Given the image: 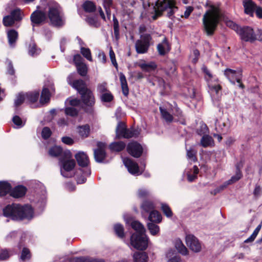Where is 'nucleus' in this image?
Instances as JSON below:
<instances>
[{
  "label": "nucleus",
  "mask_w": 262,
  "mask_h": 262,
  "mask_svg": "<svg viewBox=\"0 0 262 262\" xmlns=\"http://www.w3.org/2000/svg\"><path fill=\"white\" fill-rule=\"evenodd\" d=\"M125 147V144L122 141L115 142L110 144V149L115 151H120L122 150Z\"/></svg>",
  "instance_id": "f704fd0d"
},
{
  "label": "nucleus",
  "mask_w": 262,
  "mask_h": 262,
  "mask_svg": "<svg viewBox=\"0 0 262 262\" xmlns=\"http://www.w3.org/2000/svg\"><path fill=\"white\" fill-rule=\"evenodd\" d=\"M50 97V94L47 88H43L41 94L40 102L41 103H45L49 101Z\"/></svg>",
  "instance_id": "ea45409f"
},
{
  "label": "nucleus",
  "mask_w": 262,
  "mask_h": 262,
  "mask_svg": "<svg viewBox=\"0 0 262 262\" xmlns=\"http://www.w3.org/2000/svg\"><path fill=\"white\" fill-rule=\"evenodd\" d=\"M126 129L123 123L119 122L116 130V137L118 138L123 137Z\"/></svg>",
  "instance_id": "58836bf2"
},
{
  "label": "nucleus",
  "mask_w": 262,
  "mask_h": 262,
  "mask_svg": "<svg viewBox=\"0 0 262 262\" xmlns=\"http://www.w3.org/2000/svg\"><path fill=\"white\" fill-rule=\"evenodd\" d=\"M196 151L191 147L187 149V157L188 160L194 162L196 160Z\"/></svg>",
  "instance_id": "603ef678"
},
{
  "label": "nucleus",
  "mask_w": 262,
  "mask_h": 262,
  "mask_svg": "<svg viewBox=\"0 0 262 262\" xmlns=\"http://www.w3.org/2000/svg\"><path fill=\"white\" fill-rule=\"evenodd\" d=\"M71 262H103L102 259H99L90 256L75 257L71 259Z\"/></svg>",
  "instance_id": "4be33fe9"
},
{
  "label": "nucleus",
  "mask_w": 262,
  "mask_h": 262,
  "mask_svg": "<svg viewBox=\"0 0 262 262\" xmlns=\"http://www.w3.org/2000/svg\"><path fill=\"white\" fill-rule=\"evenodd\" d=\"M85 21L90 26L94 27H98L100 25V23L98 19V17H86Z\"/></svg>",
  "instance_id": "8fccbe9b"
},
{
  "label": "nucleus",
  "mask_w": 262,
  "mask_h": 262,
  "mask_svg": "<svg viewBox=\"0 0 262 262\" xmlns=\"http://www.w3.org/2000/svg\"><path fill=\"white\" fill-rule=\"evenodd\" d=\"M160 112L163 118L167 122H171L173 119L172 115L167 110L162 107H160Z\"/></svg>",
  "instance_id": "49530a36"
},
{
  "label": "nucleus",
  "mask_w": 262,
  "mask_h": 262,
  "mask_svg": "<svg viewBox=\"0 0 262 262\" xmlns=\"http://www.w3.org/2000/svg\"><path fill=\"white\" fill-rule=\"evenodd\" d=\"M74 78L73 74H70L67 78L68 83L71 85L74 89L77 90L78 93L84 98L83 96L84 93L86 92L89 89L86 88L85 83L82 80H76L72 81Z\"/></svg>",
  "instance_id": "1a4fd4ad"
},
{
  "label": "nucleus",
  "mask_w": 262,
  "mask_h": 262,
  "mask_svg": "<svg viewBox=\"0 0 262 262\" xmlns=\"http://www.w3.org/2000/svg\"><path fill=\"white\" fill-rule=\"evenodd\" d=\"M66 151H63L62 149L57 146H54L50 148L49 150V154L52 157H58L61 156V157H64V152Z\"/></svg>",
  "instance_id": "cd10ccee"
},
{
  "label": "nucleus",
  "mask_w": 262,
  "mask_h": 262,
  "mask_svg": "<svg viewBox=\"0 0 262 262\" xmlns=\"http://www.w3.org/2000/svg\"><path fill=\"white\" fill-rule=\"evenodd\" d=\"M26 192V188L23 186L15 187L11 192L10 195L13 198H18L24 196Z\"/></svg>",
  "instance_id": "393cba45"
},
{
  "label": "nucleus",
  "mask_w": 262,
  "mask_h": 262,
  "mask_svg": "<svg viewBox=\"0 0 262 262\" xmlns=\"http://www.w3.org/2000/svg\"><path fill=\"white\" fill-rule=\"evenodd\" d=\"M83 8L84 10L88 12H94L96 10V6L95 4L89 1H86L83 4Z\"/></svg>",
  "instance_id": "c03bdc74"
},
{
  "label": "nucleus",
  "mask_w": 262,
  "mask_h": 262,
  "mask_svg": "<svg viewBox=\"0 0 262 262\" xmlns=\"http://www.w3.org/2000/svg\"><path fill=\"white\" fill-rule=\"evenodd\" d=\"M128 152L135 158L141 156L143 152V148L141 145L136 142L129 143L127 146Z\"/></svg>",
  "instance_id": "ddd939ff"
},
{
  "label": "nucleus",
  "mask_w": 262,
  "mask_h": 262,
  "mask_svg": "<svg viewBox=\"0 0 262 262\" xmlns=\"http://www.w3.org/2000/svg\"><path fill=\"white\" fill-rule=\"evenodd\" d=\"M185 242L187 246L194 252H200L202 250V244L199 239L192 234L186 236Z\"/></svg>",
  "instance_id": "9d476101"
},
{
  "label": "nucleus",
  "mask_w": 262,
  "mask_h": 262,
  "mask_svg": "<svg viewBox=\"0 0 262 262\" xmlns=\"http://www.w3.org/2000/svg\"><path fill=\"white\" fill-rule=\"evenodd\" d=\"M243 167V163H240L236 165V172L235 176H233L231 178L225 183V184L220 186V189L223 190L226 186L231 184L238 180H239L242 177V173L240 169Z\"/></svg>",
  "instance_id": "dca6fc26"
},
{
  "label": "nucleus",
  "mask_w": 262,
  "mask_h": 262,
  "mask_svg": "<svg viewBox=\"0 0 262 262\" xmlns=\"http://www.w3.org/2000/svg\"><path fill=\"white\" fill-rule=\"evenodd\" d=\"M90 127L88 125L79 126L78 132L79 135L82 137H86L89 135Z\"/></svg>",
  "instance_id": "de8ad7c7"
},
{
  "label": "nucleus",
  "mask_w": 262,
  "mask_h": 262,
  "mask_svg": "<svg viewBox=\"0 0 262 262\" xmlns=\"http://www.w3.org/2000/svg\"><path fill=\"white\" fill-rule=\"evenodd\" d=\"M245 12L247 15H252L256 5L252 0H243Z\"/></svg>",
  "instance_id": "aec40b11"
},
{
  "label": "nucleus",
  "mask_w": 262,
  "mask_h": 262,
  "mask_svg": "<svg viewBox=\"0 0 262 262\" xmlns=\"http://www.w3.org/2000/svg\"><path fill=\"white\" fill-rule=\"evenodd\" d=\"M31 20L33 27L49 21L48 17H31Z\"/></svg>",
  "instance_id": "37998d69"
},
{
  "label": "nucleus",
  "mask_w": 262,
  "mask_h": 262,
  "mask_svg": "<svg viewBox=\"0 0 262 262\" xmlns=\"http://www.w3.org/2000/svg\"><path fill=\"white\" fill-rule=\"evenodd\" d=\"M62 14L61 8L55 3H51L49 5L48 16H60Z\"/></svg>",
  "instance_id": "6ab92c4d"
},
{
  "label": "nucleus",
  "mask_w": 262,
  "mask_h": 262,
  "mask_svg": "<svg viewBox=\"0 0 262 262\" xmlns=\"http://www.w3.org/2000/svg\"><path fill=\"white\" fill-rule=\"evenodd\" d=\"M26 99V94H19L15 100L14 104L15 106L17 107L21 104Z\"/></svg>",
  "instance_id": "338daca9"
},
{
  "label": "nucleus",
  "mask_w": 262,
  "mask_h": 262,
  "mask_svg": "<svg viewBox=\"0 0 262 262\" xmlns=\"http://www.w3.org/2000/svg\"><path fill=\"white\" fill-rule=\"evenodd\" d=\"M199 169L196 166H194L192 169L185 171L187 177V180L189 182L194 181L198 178Z\"/></svg>",
  "instance_id": "412c9836"
},
{
  "label": "nucleus",
  "mask_w": 262,
  "mask_h": 262,
  "mask_svg": "<svg viewBox=\"0 0 262 262\" xmlns=\"http://www.w3.org/2000/svg\"><path fill=\"white\" fill-rule=\"evenodd\" d=\"M219 17H203V21L204 29L207 35H212L214 32L217 24L219 23Z\"/></svg>",
  "instance_id": "9b49d317"
},
{
  "label": "nucleus",
  "mask_w": 262,
  "mask_h": 262,
  "mask_svg": "<svg viewBox=\"0 0 262 262\" xmlns=\"http://www.w3.org/2000/svg\"><path fill=\"white\" fill-rule=\"evenodd\" d=\"M48 20L51 25L56 27L62 26L65 22L62 17H48Z\"/></svg>",
  "instance_id": "7c9ffc66"
},
{
  "label": "nucleus",
  "mask_w": 262,
  "mask_h": 262,
  "mask_svg": "<svg viewBox=\"0 0 262 262\" xmlns=\"http://www.w3.org/2000/svg\"><path fill=\"white\" fill-rule=\"evenodd\" d=\"M142 207L146 212H149L155 208L153 203L149 201L144 202L142 205Z\"/></svg>",
  "instance_id": "052dcab7"
},
{
  "label": "nucleus",
  "mask_w": 262,
  "mask_h": 262,
  "mask_svg": "<svg viewBox=\"0 0 262 262\" xmlns=\"http://www.w3.org/2000/svg\"><path fill=\"white\" fill-rule=\"evenodd\" d=\"M7 35L10 45L13 46L18 37L17 32L14 30H11L8 32Z\"/></svg>",
  "instance_id": "72a5a7b5"
},
{
  "label": "nucleus",
  "mask_w": 262,
  "mask_h": 262,
  "mask_svg": "<svg viewBox=\"0 0 262 262\" xmlns=\"http://www.w3.org/2000/svg\"><path fill=\"white\" fill-rule=\"evenodd\" d=\"M148 238L146 234L134 233L130 237V244L135 248L143 250L148 247Z\"/></svg>",
  "instance_id": "39448f33"
},
{
  "label": "nucleus",
  "mask_w": 262,
  "mask_h": 262,
  "mask_svg": "<svg viewBox=\"0 0 262 262\" xmlns=\"http://www.w3.org/2000/svg\"><path fill=\"white\" fill-rule=\"evenodd\" d=\"M114 35L116 39L119 38V22L116 17H113Z\"/></svg>",
  "instance_id": "bf43d9fd"
},
{
  "label": "nucleus",
  "mask_w": 262,
  "mask_h": 262,
  "mask_svg": "<svg viewBox=\"0 0 262 262\" xmlns=\"http://www.w3.org/2000/svg\"><path fill=\"white\" fill-rule=\"evenodd\" d=\"M157 50L159 54L162 56L165 55L170 51V46L166 37L163 39L162 42L158 45Z\"/></svg>",
  "instance_id": "f3484780"
},
{
  "label": "nucleus",
  "mask_w": 262,
  "mask_h": 262,
  "mask_svg": "<svg viewBox=\"0 0 262 262\" xmlns=\"http://www.w3.org/2000/svg\"><path fill=\"white\" fill-rule=\"evenodd\" d=\"M206 11L203 16H222V14L217 6L208 3Z\"/></svg>",
  "instance_id": "2eb2a0df"
},
{
  "label": "nucleus",
  "mask_w": 262,
  "mask_h": 262,
  "mask_svg": "<svg viewBox=\"0 0 262 262\" xmlns=\"http://www.w3.org/2000/svg\"><path fill=\"white\" fill-rule=\"evenodd\" d=\"M102 1L103 7L105 10L106 15L107 16H110L111 15V13L110 8L112 5L113 0H102Z\"/></svg>",
  "instance_id": "4d7b16f0"
},
{
  "label": "nucleus",
  "mask_w": 262,
  "mask_h": 262,
  "mask_svg": "<svg viewBox=\"0 0 262 262\" xmlns=\"http://www.w3.org/2000/svg\"><path fill=\"white\" fill-rule=\"evenodd\" d=\"M5 216L13 220H30L33 217V210L30 205L21 206L17 204L9 205L3 209Z\"/></svg>",
  "instance_id": "f257e3e1"
},
{
  "label": "nucleus",
  "mask_w": 262,
  "mask_h": 262,
  "mask_svg": "<svg viewBox=\"0 0 262 262\" xmlns=\"http://www.w3.org/2000/svg\"><path fill=\"white\" fill-rule=\"evenodd\" d=\"M174 246L176 249L178 250L179 253L183 255H187L188 254V250L187 248L184 246L182 241L177 238L176 239L174 242Z\"/></svg>",
  "instance_id": "5701e85b"
},
{
  "label": "nucleus",
  "mask_w": 262,
  "mask_h": 262,
  "mask_svg": "<svg viewBox=\"0 0 262 262\" xmlns=\"http://www.w3.org/2000/svg\"><path fill=\"white\" fill-rule=\"evenodd\" d=\"M224 74L229 81L234 84L235 81L238 83V86L242 89L244 88V85L241 83L242 72L240 70L235 71L230 69H227L224 71Z\"/></svg>",
  "instance_id": "6e6552de"
},
{
  "label": "nucleus",
  "mask_w": 262,
  "mask_h": 262,
  "mask_svg": "<svg viewBox=\"0 0 262 262\" xmlns=\"http://www.w3.org/2000/svg\"><path fill=\"white\" fill-rule=\"evenodd\" d=\"M78 73L82 76H85L87 73V67L84 63L76 66Z\"/></svg>",
  "instance_id": "e2e57ef3"
},
{
  "label": "nucleus",
  "mask_w": 262,
  "mask_h": 262,
  "mask_svg": "<svg viewBox=\"0 0 262 262\" xmlns=\"http://www.w3.org/2000/svg\"><path fill=\"white\" fill-rule=\"evenodd\" d=\"M161 210L167 217H170L172 216V212L167 204L161 203Z\"/></svg>",
  "instance_id": "09e8293b"
},
{
  "label": "nucleus",
  "mask_w": 262,
  "mask_h": 262,
  "mask_svg": "<svg viewBox=\"0 0 262 262\" xmlns=\"http://www.w3.org/2000/svg\"><path fill=\"white\" fill-rule=\"evenodd\" d=\"M83 96H84V98H83L81 96V98L83 102L88 105H92L95 103L94 97L92 94V92L88 90L86 92L84 93Z\"/></svg>",
  "instance_id": "a878e982"
},
{
  "label": "nucleus",
  "mask_w": 262,
  "mask_h": 262,
  "mask_svg": "<svg viewBox=\"0 0 262 262\" xmlns=\"http://www.w3.org/2000/svg\"><path fill=\"white\" fill-rule=\"evenodd\" d=\"M151 40L150 35L144 34L141 35L140 39L138 40L135 45L136 51L139 54H144L147 52Z\"/></svg>",
  "instance_id": "423d86ee"
},
{
  "label": "nucleus",
  "mask_w": 262,
  "mask_h": 262,
  "mask_svg": "<svg viewBox=\"0 0 262 262\" xmlns=\"http://www.w3.org/2000/svg\"><path fill=\"white\" fill-rule=\"evenodd\" d=\"M119 78L123 94L125 96H127L128 94V88L125 76L122 73H120Z\"/></svg>",
  "instance_id": "473e14b6"
},
{
  "label": "nucleus",
  "mask_w": 262,
  "mask_h": 262,
  "mask_svg": "<svg viewBox=\"0 0 262 262\" xmlns=\"http://www.w3.org/2000/svg\"><path fill=\"white\" fill-rule=\"evenodd\" d=\"M98 149L94 150V157L96 161L101 162L105 157V148L106 145L102 142L97 143Z\"/></svg>",
  "instance_id": "4468645a"
},
{
  "label": "nucleus",
  "mask_w": 262,
  "mask_h": 262,
  "mask_svg": "<svg viewBox=\"0 0 262 262\" xmlns=\"http://www.w3.org/2000/svg\"><path fill=\"white\" fill-rule=\"evenodd\" d=\"M30 257L31 254L29 250L26 248H23L20 256V259L23 261H25L29 259Z\"/></svg>",
  "instance_id": "0e129e2a"
},
{
  "label": "nucleus",
  "mask_w": 262,
  "mask_h": 262,
  "mask_svg": "<svg viewBox=\"0 0 262 262\" xmlns=\"http://www.w3.org/2000/svg\"><path fill=\"white\" fill-rule=\"evenodd\" d=\"M135 262H147L148 256L145 252H137L134 254Z\"/></svg>",
  "instance_id": "c756f323"
},
{
  "label": "nucleus",
  "mask_w": 262,
  "mask_h": 262,
  "mask_svg": "<svg viewBox=\"0 0 262 262\" xmlns=\"http://www.w3.org/2000/svg\"><path fill=\"white\" fill-rule=\"evenodd\" d=\"M148 219L151 222L150 223H159L161 222L162 217L158 211L152 210L149 214Z\"/></svg>",
  "instance_id": "c85d7f7f"
},
{
  "label": "nucleus",
  "mask_w": 262,
  "mask_h": 262,
  "mask_svg": "<svg viewBox=\"0 0 262 262\" xmlns=\"http://www.w3.org/2000/svg\"><path fill=\"white\" fill-rule=\"evenodd\" d=\"M123 162L129 173L134 175L141 174L138 165L135 161L127 158L122 159Z\"/></svg>",
  "instance_id": "f8f14e48"
},
{
  "label": "nucleus",
  "mask_w": 262,
  "mask_h": 262,
  "mask_svg": "<svg viewBox=\"0 0 262 262\" xmlns=\"http://www.w3.org/2000/svg\"><path fill=\"white\" fill-rule=\"evenodd\" d=\"M71 152L69 150H66L64 152V157H61L59 159L60 172L65 178H71L74 174L72 171L76 163L74 160L71 159Z\"/></svg>",
  "instance_id": "7ed1b4c3"
},
{
  "label": "nucleus",
  "mask_w": 262,
  "mask_h": 262,
  "mask_svg": "<svg viewBox=\"0 0 262 262\" xmlns=\"http://www.w3.org/2000/svg\"><path fill=\"white\" fill-rule=\"evenodd\" d=\"M51 135V131L49 127H45L42 129L41 132V136L43 139H48L50 137Z\"/></svg>",
  "instance_id": "774afa93"
},
{
  "label": "nucleus",
  "mask_w": 262,
  "mask_h": 262,
  "mask_svg": "<svg viewBox=\"0 0 262 262\" xmlns=\"http://www.w3.org/2000/svg\"><path fill=\"white\" fill-rule=\"evenodd\" d=\"M101 99L102 101L110 102L113 100V96L111 93L108 91L101 95Z\"/></svg>",
  "instance_id": "680f3d73"
},
{
  "label": "nucleus",
  "mask_w": 262,
  "mask_h": 262,
  "mask_svg": "<svg viewBox=\"0 0 262 262\" xmlns=\"http://www.w3.org/2000/svg\"><path fill=\"white\" fill-rule=\"evenodd\" d=\"M21 17H3V23L5 26H12L15 21H19Z\"/></svg>",
  "instance_id": "a18cd8bd"
},
{
  "label": "nucleus",
  "mask_w": 262,
  "mask_h": 262,
  "mask_svg": "<svg viewBox=\"0 0 262 262\" xmlns=\"http://www.w3.org/2000/svg\"><path fill=\"white\" fill-rule=\"evenodd\" d=\"M39 92L37 91L28 92L26 94V99L31 102H36L39 97Z\"/></svg>",
  "instance_id": "79ce46f5"
},
{
  "label": "nucleus",
  "mask_w": 262,
  "mask_h": 262,
  "mask_svg": "<svg viewBox=\"0 0 262 262\" xmlns=\"http://www.w3.org/2000/svg\"><path fill=\"white\" fill-rule=\"evenodd\" d=\"M65 113L67 115L74 117L77 115L78 110L72 106L67 107L65 108Z\"/></svg>",
  "instance_id": "6e6d98bb"
},
{
  "label": "nucleus",
  "mask_w": 262,
  "mask_h": 262,
  "mask_svg": "<svg viewBox=\"0 0 262 262\" xmlns=\"http://www.w3.org/2000/svg\"><path fill=\"white\" fill-rule=\"evenodd\" d=\"M202 70L205 74V78L207 81L209 92L212 96L218 95L221 90V86L218 83V80L214 77L205 66H203Z\"/></svg>",
  "instance_id": "20e7f679"
},
{
  "label": "nucleus",
  "mask_w": 262,
  "mask_h": 262,
  "mask_svg": "<svg viewBox=\"0 0 262 262\" xmlns=\"http://www.w3.org/2000/svg\"><path fill=\"white\" fill-rule=\"evenodd\" d=\"M140 68L144 72H151L156 70L157 67L156 63L154 62H143L139 64Z\"/></svg>",
  "instance_id": "b1692460"
},
{
  "label": "nucleus",
  "mask_w": 262,
  "mask_h": 262,
  "mask_svg": "<svg viewBox=\"0 0 262 262\" xmlns=\"http://www.w3.org/2000/svg\"><path fill=\"white\" fill-rule=\"evenodd\" d=\"M237 33L242 40L245 41L253 42L257 39V35L253 29L250 27H240Z\"/></svg>",
  "instance_id": "0eeeda50"
},
{
  "label": "nucleus",
  "mask_w": 262,
  "mask_h": 262,
  "mask_svg": "<svg viewBox=\"0 0 262 262\" xmlns=\"http://www.w3.org/2000/svg\"><path fill=\"white\" fill-rule=\"evenodd\" d=\"M197 133L201 135H207L206 134L208 132V129L207 125L203 123H200L199 127L197 128Z\"/></svg>",
  "instance_id": "3c124183"
},
{
  "label": "nucleus",
  "mask_w": 262,
  "mask_h": 262,
  "mask_svg": "<svg viewBox=\"0 0 262 262\" xmlns=\"http://www.w3.org/2000/svg\"><path fill=\"white\" fill-rule=\"evenodd\" d=\"M78 165L81 167H86L89 163L87 155L83 152L80 151L75 155V156Z\"/></svg>",
  "instance_id": "a211bd4d"
},
{
  "label": "nucleus",
  "mask_w": 262,
  "mask_h": 262,
  "mask_svg": "<svg viewBox=\"0 0 262 262\" xmlns=\"http://www.w3.org/2000/svg\"><path fill=\"white\" fill-rule=\"evenodd\" d=\"M156 14L153 16L160 15H167L170 16L178 11V7L176 6L174 0H157L155 6H154Z\"/></svg>",
  "instance_id": "f03ea898"
},
{
  "label": "nucleus",
  "mask_w": 262,
  "mask_h": 262,
  "mask_svg": "<svg viewBox=\"0 0 262 262\" xmlns=\"http://www.w3.org/2000/svg\"><path fill=\"white\" fill-rule=\"evenodd\" d=\"M225 21L226 25L228 27L234 30L236 32H237V31L239 30V28L241 27H239L235 23H234L233 21H231V20L228 19V17H226V19L225 20Z\"/></svg>",
  "instance_id": "69168bd1"
},
{
  "label": "nucleus",
  "mask_w": 262,
  "mask_h": 262,
  "mask_svg": "<svg viewBox=\"0 0 262 262\" xmlns=\"http://www.w3.org/2000/svg\"><path fill=\"white\" fill-rule=\"evenodd\" d=\"M80 50L81 53L84 57H85L89 61H92L91 53L90 50L89 48H85L83 47H81L80 48Z\"/></svg>",
  "instance_id": "5fc2aeb1"
},
{
  "label": "nucleus",
  "mask_w": 262,
  "mask_h": 262,
  "mask_svg": "<svg viewBox=\"0 0 262 262\" xmlns=\"http://www.w3.org/2000/svg\"><path fill=\"white\" fill-rule=\"evenodd\" d=\"M114 230L116 234L120 237L124 236V228L121 224H116L114 226Z\"/></svg>",
  "instance_id": "13d9d810"
},
{
  "label": "nucleus",
  "mask_w": 262,
  "mask_h": 262,
  "mask_svg": "<svg viewBox=\"0 0 262 262\" xmlns=\"http://www.w3.org/2000/svg\"><path fill=\"white\" fill-rule=\"evenodd\" d=\"M213 144V140L211 137L209 135H203L201 140V145L206 147L211 146Z\"/></svg>",
  "instance_id": "c9c22d12"
},
{
  "label": "nucleus",
  "mask_w": 262,
  "mask_h": 262,
  "mask_svg": "<svg viewBox=\"0 0 262 262\" xmlns=\"http://www.w3.org/2000/svg\"><path fill=\"white\" fill-rule=\"evenodd\" d=\"M215 129L217 132H224L227 130V127L225 122L222 119H217L215 122Z\"/></svg>",
  "instance_id": "4c0bfd02"
},
{
  "label": "nucleus",
  "mask_w": 262,
  "mask_h": 262,
  "mask_svg": "<svg viewBox=\"0 0 262 262\" xmlns=\"http://www.w3.org/2000/svg\"><path fill=\"white\" fill-rule=\"evenodd\" d=\"M130 225L133 229H134L138 234H145L146 229L144 226L139 222L137 221H133L131 222Z\"/></svg>",
  "instance_id": "bb28decb"
},
{
  "label": "nucleus",
  "mask_w": 262,
  "mask_h": 262,
  "mask_svg": "<svg viewBox=\"0 0 262 262\" xmlns=\"http://www.w3.org/2000/svg\"><path fill=\"white\" fill-rule=\"evenodd\" d=\"M148 229L150 233L153 236L158 235L160 232V227L158 225L154 223H148L147 224Z\"/></svg>",
  "instance_id": "e433bc0d"
},
{
  "label": "nucleus",
  "mask_w": 262,
  "mask_h": 262,
  "mask_svg": "<svg viewBox=\"0 0 262 262\" xmlns=\"http://www.w3.org/2000/svg\"><path fill=\"white\" fill-rule=\"evenodd\" d=\"M11 187L9 183L6 182H0V196H3L10 192Z\"/></svg>",
  "instance_id": "2f4dec72"
},
{
  "label": "nucleus",
  "mask_w": 262,
  "mask_h": 262,
  "mask_svg": "<svg viewBox=\"0 0 262 262\" xmlns=\"http://www.w3.org/2000/svg\"><path fill=\"white\" fill-rule=\"evenodd\" d=\"M40 52V50L37 48L36 45L33 42L30 43L28 49V53L30 55L35 56L38 55Z\"/></svg>",
  "instance_id": "a19ab883"
},
{
  "label": "nucleus",
  "mask_w": 262,
  "mask_h": 262,
  "mask_svg": "<svg viewBox=\"0 0 262 262\" xmlns=\"http://www.w3.org/2000/svg\"><path fill=\"white\" fill-rule=\"evenodd\" d=\"M139 134V133L136 130L126 129L123 138H129L133 137H137L138 136Z\"/></svg>",
  "instance_id": "864d4df0"
}]
</instances>
